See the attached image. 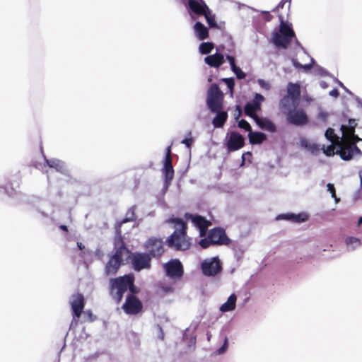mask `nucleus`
I'll return each instance as SVG.
<instances>
[{
  "instance_id": "f257e3e1",
  "label": "nucleus",
  "mask_w": 362,
  "mask_h": 362,
  "mask_svg": "<svg viewBox=\"0 0 362 362\" xmlns=\"http://www.w3.org/2000/svg\"><path fill=\"white\" fill-rule=\"evenodd\" d=\"M286 2L290 3V0H281L273 10L274 12L278 13L280 24L279 30H274L272 34V42L275 47L283 49H287L293 40L296 38L292 24L288 23L285 16L279 12L280 8H283Z\"/></svg>"
},
{
  "instance_id": "f03ea898",
  "label": "nucleus",
  "mask_w": 362,
  "mask_h": 362,
  "mask_svg": "<svg viewBox=\"0 0 362 362\" xmlns=\"http://www.w3.org/2000/svg\"><path fill=\"white\" fill-rule=\"evenodd\" d=\"M167 223H173L174 231L167 238L166 245L175 251H185L192 246V238L187 235V223L180 218H170Z\"/></svg>"
},
{
  "instance_id": "7ed1b4c3",
  "label": "nucleus",
  "mask_w": 362,
  "mask_h": 362,
  "mask_svg": "<svg viewBox=\"0 0 362 362\" xmlns=\"http://www.w3.org/2000/svg\"><path fill=\"white\" fill-rule=\"evenodd\" d=\"M224 96L216 83L211 85L206 95V105L211 112L223 109Z\"/></svg>"
},
{
  "instance_id": "20e7f679",
  "label": "nucleus",
  "mask_w": 362,
  "mask_h": 362,
  "mask_svg": "<svg viewBox=\"0 0 362 362\" xmlns=\"http://www.w3.org/2000/svg\"><path fill=\"white\" fill-rule=\"evenodd\" d=\"M127 274L112 278L109 281V293L117 303H120L127 291Z\"/></svg>"
},
{
  "instance_id": "39448f33",
  "label": "nucleus",
  "mask_w": 362,
  "mask_h": 362,
  "mask_svg": "<svg viewBox=\"0 0 362 362\" xmlns=\"http://www.w3.org/2000/svg\"><path fill=\"white\" fill-rule=\"evenodd\" d=\"M336 154L339 155L344 160H350L354 156H362L361 149L354 144H351L349 141H338Z\"/></svg>"
},
{
  "instance_id": "423d86ee",
  "label": "nucleus",
  "mask_w": 362,
  "mask_h": 362,
  "mask_svg": "<svg viewBox=\"0 0 362 362\" xmlns=\"http://www.w3.org/2000/svg\"><path fill=\"white\" fill-rule=\"evenodd\" d=\"M129 258L134 271L140 272L142 269L151 268V257L148 253L138 252L130 253Z\"/></svg>"
},
{
  "instance_id": "0eeeda50",
  "label": "nucleus",
  "mask_w": 362,
  "mask_h": 362,
  "mask_svg": "<svg viewBox=\"0 0 362 362\" xmlns=\"http://www.w3.org/2000/svg\"><path fill=\"white\" fill-rule=\"evenodd\" d=\"M286 121L288 124L295 126H303L308 124V117L305 111L302 108L294 107L285 112Z\"/></svg>"
},
{
  "instance_id": "6e6552de",
  "label": "nucleus",
  "mask_w": 362,
  "mask_h": 362,
  "mask_svg": "<svg viewBox=\"0 0 362 362\" xmlns=\"http://www.w3.org/2000/svg\"><path fill=\"white\" fill-rule=\"evenodd\" d=\"M144 247L151 258H159L165 252L164 243L161 238H148L144 244Z\"/></svg>"
},
{
  "instance_id": "1a4fd4ad",
  "label": "nucleus",
  "mask_w": 362,
  "mask_h": 362,
  "mask_svg": "<svg viewBox=\"0 0 362 362\" xmlns=\"http://www.w3.org/2000/svg\"><path fill=\"white\" fill-rule=\"evenodd\" d=\"M122 308L128 315H137L143 309L141 301L134 295L129 294Z\"/></svg>"
},
{
  "instance_id": "9d476101",
  "label": "nucleus",
  "mask_w": 362,
  "mask_h": 362,
  "mask_svg": "<svg viewBox=\"0 0 362 362\" xmlns=\"http://www.w3.org/2000/svg\"><path fill=\"white\" fill-rule=\"evenodd\" d=\"M70 305L73 313V318L78 320L83 313L85 306V298L82 293H76L71 296Z\"/></svg>"
},
{
  "instance_id": "9b49d317",
  "label": "nucleus",
  "mask_w": 362,
  "mask_h": 362,
  "mask_svg": "<svg viewBox=\"0 0 362 362\" xmlns=\"http://www.w3.org/2000/svg\"><path fill=\"white\" fill-rule=\"evenodd\" d=\"M185 218L190 219L194 226L199 229L200 237H205L206 235L208 228L212 224L210 221L202 216L193 215L188 213L185 214Z\"/></svg>"
},
{
  "instance_id": "f8f14e48",
  "label": "nucleus",
  "mask_w": 362,
  "mask_h": 362,
  "mask_svg": "<svg viewBox=\"0 0 362 362\" xmlns=\"http://www.w3.org/2000/svg\"><path fill=\"white\" fill-rule=\"evenodd\" d=\"M168 276L173 279H180L183 276V266L179 259H174L167 262L165 266Z\"/></svg>"
},
{
  "instance_id": "ddd939ff",
  "label": "nucleus",
  "mask_w": 362,
  "mask_h": 362,
  "mask_svg": "<svg viewBox=\"0 0 362 362\" xmlns=\"http://www.w3.org/2000/svg\"><path fill=\"white\" fill-rule=\"evenodd\" d=\"M208 235L214 245H228L230 243V238L222 228L216 227L211 229L208 233Z\"/></svg>"
},
{
  "instance_id": "4468645a",
  "label": "nucleus",
  "mask_w": 362,
  "mask_h": 362,
  "mask_svg": "<svg viewBox=\"0 0 362 362\" xmlns=\"http://www.w3.org/2000/svg\"><path fill=\"white\" fill-rule=\"evenodd\" d=\"M202 269L205 276H215L221 272V263L218 257H214L211 260L202 262Z\"/></svg>"
},
{
  "instance_id": "2eb2a0df",
  "label": "nucleus",
  "mask_w": 362,
  "mask_h": 362,
  "mask_svg": "<svg viewBox=\"0 0 362 362\" xmlns=\"http://www.w3.org/2000/svg\"><path fill=\"white\" fill-rule=\"evenodd\" d=\"M245 146L244 137L236 132H231L227 141L226 147L228 152H233Z\"/></svg>"
},
{
  "instance_id": "dca6fc26",
  "label": "nucleus",
  "mask_w": 362,
  "mask_h": 362,
  "mask_svg": "<svg viewBox=\"0 0 362 362\" xmlns=\"http://www.w3.org/2000/svg\"><path fill=\"white\" fill-rule=\"evenodd\" d=\"M357 123L354 119H349L347 125H341V130L342 136L340 140L349 141V139L355 134V129Z\"/></svg>"
},
{
  "instance_id": "f3484780",
  "label": "nucleus",
  "mask_w": 362,
  "mask_h": 362,
  "mask_svg": "<svg viewBox=\"0 0 362 362\" xmlns=\"http://www.w3.org/2000/svg\"><path fill=\"white\" fill-rule=\"evenodd\" d=\"M130 251L129 249L125 246L124 243L122 240H119L117 243H115V254L111 256V257L119 260V262L123 263V255L124 254H129Z\"/></svg>"
},
{
  "instance_id": "a211bd4d",
  "label": "nucleus",
  "mask_w": 362,
  "mask_h": 362,
  "mask_svg": "<svg viewBox=\"0 0 362 362\" xmlns=\"http://www.w3.org/2000/svg\"><path fill=\"white\" fill-rule=\"evenodd\" d=\"M204 62L211 67L218 68L224 63V57L222 54L216 53L205 57Z\"/></svg>"
},
{
  "instance_id": "6ab92c4d",
  "label": "nucleus",
  "mask_w": 362,
  "mask_h": 362,
  "mask_svg": "<svg viewBox=\"0 0 362 362\" xmlns=\"http://www.w3.org/2000/svg\"><path fill=\"white\" fill-rule=\"evenodd\" d=\"M122 264L123 263L119 262V260L110 257L105 267V274L107 276L116 274Z\"/></svg>"
},
{
  "instance_id": "aec40b11",
  "label": "nucleus",
  "mask_w": 362,
  "mask_h": 362,
  "mask_svg": "<svg viewBox=\"0 0 362 362\" xmlns=\"http://www.w3.org/2000/svg\"><path fill=\"white\" fill-rule=\"evenodd\" d=\"M308 218V216L306 213H300L298 214H280L277 216V219H285L291 221L294 223H302L306 221Z\"/></svg>"
},
{
  "instance_id": "412c9836",
  "label": "nucleus",
  "mask_w": 362,
  "mask_h": 362,
  "mask_svg": "<svg viewBox=\"0 0 362 362\" xmlns=\"http://www.w3.org/2000/svg\"><path fill=\"white\" fill-rule=\"evenodd\" d=\"M293 98L296 104L299 103L300 97V88L298 83H289L287 87V95Z\"/></svg>"
},
{
  "instance_id": "4be33fe9",
  "label": "nucleus",
  "mask_w": 362,
  "mask_h": 362,
  "mask_svg": "<svg viewBox=\"0 0 362 362\" xmlns=\"http://www.w3.org/2000/svg\"><path fill=\"white\" fill-rule=\"evenodd\" d=\"M216 113L215 117L212 120V124L216 128H221L224 126L228 119V113L222 110L217 112H212Z\"/></svg>"
},
{
  "instance_id": "5701e85b",
  "label": "nucleus",
  "mask_w": 362,
  "mask_h": 362,
  "mask_svg": "<svg viewBox=\"0 0 362 362\" xmlns=\"http://www.w3.org/2000/svg\"><path fill=\"white\" fill-rule=\"evenodd\" d=\"M261 105L257 103L248 102L244 108V111L246 115L251 117L256 120L259 117L257 115L256 112L259 110Z\"/></svg>"
},
{
  "instance_id": "b1692460",
  "label": "nucleus",
  "mask_w": 362,
  "mask_h": 362,
  "mask_svg": "<svg viewBox=\"0 0 362 362\" xmlns=\"http://www.w3.org/2000/svg\"><path fill=\"white\" fill-rule=\"evenodd\" d=\"M135 211H136V206H133L132 207H130L127 213H126V216H125V218H123L121 221H119V223H117V232L120 234L121 233V231H120V228L122 226V224L125 223H127V222H132V221H134L136 220V214H135Z\"/></svg>"
},
{
  "instance_id": "393cba45",
  "label": "nucleus",
  "mask_w": 362,
  "mask_h": 362,
  "mask_svg": "<svg viewBox=\"0 0 362 362\" xmlns=\"http://www.w3.org/2000/svg\"><path fill=\"white\" fill-rule=\"evenodd\" d=\"M188 4L189 8L197 15H204L209 9L205 4H201L195 0H189Z\"/></svg>"
},
{
  "instance_id": "a878e982",
  "label": "nucleus",
  "mask_w": 362,
  "mask_h": 362,
  "mask_svg": "<svg viewBox=\"0 0 362 362\" xmlns=\"http://www.w3.org/2000/svg\"><path fill=\"white\" fill-rule=\"evenodd\" d=\"M194 33L199 40H204L209 37V30L201 22H197L194 25Z\"/></svg>"
},
{
  "instance_id": "bb28decb",
  "label": "nucleus",
  "mask_w": 362,
  "mask_h": 362,
  "mask_svg": "<svg viewBox=\"0 0 362 362\" xmlns=\"http://www.w3.org/2000/svg\"><path fill=\"white\" fill-rule=\"evenodd\" d=\"M258 126L262 129L267 130L270 132H275L276 131V127L270 119L267 118H257L255 120Z\"/></svg>"
},
{
  "instance_id": "cd10ccee",
  "label": "nucleus",
  "mask_w": 362,
  "mask_h": 362,
  "mask_svg": "<svg viewBox=\"0 0 362 362\" xmlns=\"http://www.w3.org/2000/svg\"><path fill=\"white\" fill-rule=\"evenodd\" d=\"M299 103L296 104L293 98L288 95H285L280 101L281 109L284 114H285V112L297 107Z\"/></svg>"
},
{
  "instance_id": "c85d7f7f",
  "label": "nucleus",
  "mask_w": 362,
  "mask_h": 362,
  "mask_svg": "<svg viewBox=\"0 0 362 362\" xmlns=\"http://www.w3.org/2000/svg\"><path fill=\"white\" fill-rule=\"evenodd\" d=\"M249 141L251 144H261L267 140L265 134L260 132H250L248 134Z\"/></svg>"
},
{
  "instance_id": "c756f323",
  "label": "nucleus",
  "mask_w": 362,
  "mask_h": 362,
  "mask_svg": "<svg viewBox=\"0 0 362 362\" xmlns=\"http://www.w3.org/2000/svg\"><path fill=\"white\" fill-rule=\"evenodd\" d=\"M236 300L235 294H231L227 301L221 306L220 310L223 313L233 310L235 308Z\"/></svg>"
},
{
  "instance_id": "7c9ffc66",
  "label": "nucleus",
  "mask_w": 362,
  "mask_h": 362,
  "mask_svg": "<svg viewBox=\"0 0 362 362\" xmlns=\"http://www.w3.org/2000/svg\"><path fill=\"white\" fill-rule=\"evenodd\" d=\"M46 163L49 168H54L60 173H63L66 170L65 163L58 159H50L46 160Z\"/></svg>"
},
{
  "instance_id": "2f4dec72",
  "label": "nucleus",
  "mask_w": 362,
  "mask_h": 362,
  "mask_svg": "<svg viewBox=\"0 0 362 362\" xmlns=\"http://www.w3.org/2000/svg\"><path fill=\"white\" fill-rule=\"evenodd\" d=\"M127 290H129L130 294L134 296L139 291V288L134 284V276L132 274H127Z\"/></svg>"
},
{
  "instance_id": "473e14b6",
  "label": "nucleus",
  "mask_w": 362,
  "mask_h": 362,
  "mask_svg": "<svg viewBox=\"0 0 362 362\" xmlns=\"http://www.w3.org/2000/svg\"><path fill=\"white\" fill-rule=\"evenodd\" d=\"M162 173L164 175L165 183L170 185L174 177V169L173 167L170 168H163Z\"/></svg>"
},
{
  "instance_id": "72a5a7b5",
  "label": "nucleus",
  "mask_w": 362,
  "mask_h": 362,
  "mask_svg": "<svg viewBox=\"0 0 362 362\" xmlns=\"http://www.w3.org/2000/svg\"><path fill=\"white\" fill-rule=\"evenodd\" d=\"M302 146L313 154H317L322 148L320 145L308 142V141H303Z\"/></svg>"
},
{
  "instance_id": "f704fd0d",
  "label": "nucleus",
  "mask_w": 362,
  "mask_h": 362,
  "mask_svg": "<svg viewBox=\"0 0 362 362\" xmlns=\"http://www.w3.org/2000/svg\"><path fill=\"white\" fill-rule=\"evenodd\" d=\"M214 47V43L206 42L201 43L199 49L202 54H208L213 50Z\"/></svg>"
},
{
  "instance_id": "c9c22d12",
  "label": "nucleus",
  "mask_w": 362,
  "mask_h": 362,
  "mask_svg": "<svg viewBox=\"0 0 362 362\" xmlns=\"http://www.w3.org/2000/svg\"><path fill=\"white\" fill-rule=\"evenodd\" d=\"M325 135V137L333 144H337L338 141H340V139L335 134L334 130L332 128H328L326 130Z\"/></svg>"
},
{
  "instance_id": "e433bc0d",
  "label": "nucleus",
  "mask_w": 362,
  "mask_h": 362,
  "mask_svg": "<svg viewBox=\"0 0 362 362\" xmlns=\"http://www.w3.org/2000/svg\"><path fill=\"white\" fill-rule=\"evenodd\" d=\"M337 147V143H332L329 146L325 147L324 145L322 146V150L323 153L327 156H332L336 154L335 148Z\"/></svg>"
},
{
  "instance_id": "4c0bfd02",
  "label": "nucleus",
  "mask_w": 362,
  "mask_h": 362,
  "mask_svg": "<svg viewBox=\"0 0 362 362\" xmlns=\"http://www.w3.org/2000/svg\"><path fill=\"white\" fill-rule=\"evenodd\" d=\"M346 243L347 245H353V247H356L361 245V241L358 238L349 237L346 239Z\"/></svg>"
},
{
  "instance_id": "58836bf2",
  "label": "nucleus",
  "mask_w": 362,
  "mask_h": 362,
  "mask_svg": "<svg viewBox=\"0 0 362 362\" xmlns=\"http://www.w3.org/2000/svg\"><path fill=\"white\" fill-rule=\"evenodd\" d=\"M204 16L210 28H218V25L215 21L214 16H211L209 13L206 12L204 14Z\"/></svg>"
},
{
  "instance_id": "ea45409f",
  "label": "nucleus",
  "mask_w": 362,
  "mask_h": 362,
  "mask_svg": "<svg viewBox=\"0 0 362 362\" xmlns=\"http://www.w3.org/2000/svg\"><path fill=\"white\" fill-rule=\"evenodd\" d=\"M199 244L204 249L208 248L210 245H214L212 242H211L209 235H207V238L201 239Z\"/></svg>"
},
{
  "instance_id": "a19ab883",
  "label": "nucleus",
  "mask_w": 362,
  "mask_h": 362,
  "mask_svg": "<svg viewBox=\"0 0 362 362\" xmlns=\"http://www.w3.org/2000/svg\"><path fill=\"white\" fill-rule=\"evenodd\" d=\"M238 127H240V129H243L249 132L252 131V128L249 122H247L246 120L243 119L239 121Z\"/></svg>"
},
{
  "instance_id": "79ce46f5",
  "label": "nucleus",
  "mask_w": 362,
  "mask_h": 362,
  "mask_svg": "<svg viewBox=\"0 0 362 362\" xmlns=\"http://www.w3.org/2000/svg\"><path fill=\"white\" fill-rule=\"evenodd\" d=\"M223 81L226 83L228 88L230 89V93L233 94L235 86L234 79L233 78H223Z\"/></svg>"
},
{
  "instance_id": "37998d69",
  "label": "nucleus",
  "mask_w": 362,
  "mask_h": 362,
  "mask_svg": "<svg viewBox=\"0 0 362 362\" xmlns=\"http://www.w3.org/2000/svg\"><path fill=\"white\" fill-rule=\"evenodd\" d=\"M231 69L235 73V74L236 75V77L238 79H243L245 78L246 74L240 69V68L235 66V67H233Z\"/></svg>"
},
{
  "instance_id": "c03bdc74",
  "label": "nucleus",
  "mask_w": 362,
  "mask_h": 362,
  "mask_svg": "<svg viewBox=\"0 0 362 362\" xmlns=\"http://www.w3.org/2000/svg\"><path fill=\"white\" fill-rule=\"evenodd\" d=\"M173 288L171 286H161L159 288L158 293H160L161 295L173 293Z\"/></svg>"
},
{
  "instance_id": "a18cd8bd",
  "label": "nucleus",
  "mask_w": 362,
  "mask_h": 362,
  "mask_svg": "<svg viewBox=\"0 0 362 362\" xmlns=\"http://www.w3.org/2000/svg\"><path fill=\"white\" fill-rule=\"evenodd\" d=\"M258 84L262 88H264L265 90H269L270 88H271V86L269 84V83L265 81L263 79H259L258 80Z\"/></svg>"
},
{
  "instance_id": "49530a36",
  "label": "nucleus",
  "mask_w": 362,
  "mask_h": 362,
  "mask_svg": "<svg viewBox=\"0 0 362 362\" xmlns=\"http://www.w3.org/2000/svg\"><path fill=\"white\" fill-rule=\"evenodd\" d=\"M327 189L332 194V197L333 198H334L336 200H337V196H336V191H335L334 185H332L331 183H328L327 184Z\"/></svg>"
},
{
  "instance_id": "de8ad7c7",
  "label": "nucleus",
  "mask_w": 362,
  "mask_h": 362,
  "mask_svg": "<svg viewBox=\"0 0 362 362\" xmlns=\"http://www.w3.org/2000/svg\"><path fill=\"white\" fill-rule=\"evenodd\" d=\"M264 100V98L259 93H256L254 99L252 100V103H257V104L261 105V103Z\"/></svg>"
},
{
  "instance_id": "09e8293b",
  "label": "nucleus",
  "mask_w": 362,
  "mask_h": 362,
  "mask_svg": "<svg viewBox=\"0 0 362 362\" xmlns=\"http://www.w3.org/2000/svg\"><path fill=\"white\" fill-rule=\"evenodd\" d=\"M264 100V98L259 93H256L254 99L252 100V103H257V104L261 105V103Z\"/></svg>"
},
{
  "instance_id": "8fccbe9b",
  "label": "nucleus",
  "mask_w": 362,
  "mask_h": 362,
  "mask_svg": "<svg viewBox=\"0 0 362 362\" xmlns=\"http://www.w3.org/2000/svg\"><path fill=\"white\" fill-rule=\"evenodd\" d=\"M172 158H165L163 161V168H170L173 167L172 164Z\"/></svg>"
},
{
  "instance_id": "3c124183",
  "label": "nucleus",
  "mask_w": 362,
  "mask_h": 362,
  "mask_svg": "<svg viewBox=\"0 0 362 362\" xmlns=\"http://www.w3.org/2000/svg\"><path fill=\"white\" fill-rule=\"evenodd\" d=\"M361 140L362 139L361 138H359L358 136L355 134L353 136H351V137L349 139V141L351 142V144H354L355 145H356L357 142H358Z\"/></svg>"
},
{
  "instance_id": "603ef678",
  "label": "nucleus",
  "mask_w": 362,
  "mask_h": 362,
  "mask_svg": "<svg viewBox=\"0 0 362 362\" xmlns=\"http://www.w3.org/2000/svg\"><path fill=\"white\" fill-rule=\"evenodd\" d=\"M226 59L228 61L231 69H233V67H235L236 66L235 59L233 56L228 55L226 57Z\"/></svg>"
},
{
  "instance_id": "864d4df0",
  "label": "nucleus",
  "mask_w": 362,
  "mask_h": 362,
  "mask_svg": "<svg viewBox=\"0 0 362 362\" xmlns=\"http://www.w3.org/2000/svg\"><path fill=\"white\" fill-rule=\"evenodd\" d=\"M193 142L192 138H186L182 140V143L185 144L187 148H190Z\"/></svg>"
},
{
  "instance_id": "5fc2aeb1",
  "label": "nucleus",
  "mask_w": 362,
  "mask_h": 362,
  "mask_svg": "<svg viewBox=\"0 0 362 362\" xmlns=\"http://www.w3.org/2000/svg\"><path fill=\"white\" fill-rule=\"evenodd\" d=\"M84 315L88 316L90 322H93L95 319V317L93 316L90 310H86V312H84Z\"/></svg>"
},
{
  "instance_id": "6e6d98bb",
  "label": "nucleus",
  "mask_w": 362,
  "mask_h": 362,
  "mask_svg": "<svg viewBox=\"0 0 362 362\" xmlns=\"http://www.w3.org/2000/svg\"><path fill=\"white\" fill-rule=\"evenodd\" d=\"M171 153V146H170L166 148L165 158H172Z\"/></svg>"
},
{
  "instance_id": "4d7b16f0",
  "label": "nucleus",
  "mask_w": 362,
  "mask_h": 362,
  "mask_svg": "<svg viewBox=\"0 0 362 362\" xmlns=\"http://www.w3.org/2000/svg\"><path fill=\"white\" fill-rule=\"evenodd\" d=\"M236 111L238 112H236L235 119H238L240 117L241 113H242V110L240 106H238V105L236 106Z\"/></svg>"
},
{
  "instance_id": "13d9d810",
  "label": "nucleus",
  "mask_w": 362,
  "mask_h": 362,
  "mask_svg": "<svg viewBox=\"0 0 362 362\" xmlns=\"http://www.w3.org/2000/svg\"><path fill=\"white\" fill-rule=\"evenodd\" d=\"M293 65L296 67V68H298V69H302L303 67V65L301 64H300L297 60L296 59H293Z\"/></svg>"
},
{
  "instance_id": "bf43d9fd",
  "label": "nucleus",
  "mask_w": 362,
  "mask_h": 362,
  "mask_svg": "<svg viewBox=\"0 0 362 362\" xmlns=\"http://www.w3.org/2000/svg\"><path fill=\"white\" fill-rule=\"evenodd\" d=\"M330 95L332 96H334V97H338L339 96V91L337 89H333L332 90L330 91L329 93Z\"/></svg>"
},
{
  "instance_id": "052dcab7",
  "label": "nucleus",
  "mask_w": 362,
  "mask_h": 362,
  "mask_svg": "<svg viewBox=\"0 0 362 362\" xmlns=\"http://www.w3.org/2000/svg\"><path fill=\"white\" fill-rule=\"evenodd\" d=\"M228 346V341L226 339L224 344L219 349V353H222Z\"/></svg>"
},
{
  "instance_id": "680f3d73",
  "label": "nucleus",
  "mask_w": 362,
  "mask_h": 362,
  "mask_svg": "<svg viewBox=\"0 0 362 362\" xmlns=\"http://www.w3.org/2000/svg\"><path fill=\"white\" fill-rule=\"evenodd\" d=\"M59 228L63 231L68 232V227L66 225H60Z\"/></svg>"
},
{
  "instance_id": "e2e57ef3",
  "label": "nucleus",
  "mask_w": 362,
  "mask_h": 362,
  "mask_svg": "<svg viewBox=\"0 0 362 362\" xmlns=\"http://www.w3.org/2000/svg\"><path fill=\"white\" fill-rule=\"evenodd\" d=\"M77 246L80 250H83L85 248V246L81 242L77 243Z\"/></svg>"
},
{
  "instance_id": "0e129e2a",
  "label": "nucleus",
  "mask_w": 362,
  "mask_h": 362,
  "mask_svg": "<svg viewBox=\"0 0 362 362\" xmlns=\"http://www.w3.org/2000/svg\"><path fill=\"white\" fill-rule=\"evenodd\" d=\"M359 177L361 182V188L362 189V169L359 171Z\"/></svg>"
},
{
  "instance_id": "69168bd1",
  "label": "nucleus",
  "mask_w": 362,
  "mask_h": 362,
  "mask_svg": "<svg viewBox=\"0 0 362 362\" xmlns=\"http://www.w3.org/2000/svg\"><path fill=\"white\" fill-rule=\"evenodd\" d=\"M311 68V66L310 64H305L303 65L302 69H304L305 70H309Z\"/></svg>"
},
{
  "instance_id": "338daca9",
  "label": "nucleus",
  "mask_w": 362,
  "mask_h": 362,
  "mask_svg": "<svg viewBox=\"0 0 362 362\" xmlns=\"http://www.w3.org/2000/svg\"><path fill=\"white\" fill-rule=\"evenodd\" d=\"M271 18H272V16L268 13V16H267V21H270V20H271Z\"/></svg>"
},
{
  "instance_id": "774afa93",
  "label": "nucleus",
  "mask_w": 362,
  "mask_h": 362,
  "mask_svg": "<svg viewBox=\"0 0 362 362\" xmlns=\"http://www.w3.org/2000/svg\"><path fill=\"white\" fill-rule=\"evenodd\" d=\"M207 336H208V340H210L211 334L209 332L207 333Z\"/></svg>"
}]
</instances>
